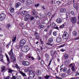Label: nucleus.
Instances as JSON below:
<instances>
[{"label": "nucleus", "mask_w": 79, "mask_h": 79, "mask_svg": "<svg viewBox=\"0 0 79 79\" xmlns=\"http://www.w3.org/2000/svg\"><path fill=\"white\" fill-rule=\"evenodd\" d=\"M45 56L46 58H49V55H48V54H47V53L45 54Z\"/></svg>", "instance_id": "nucleus-40"}, {"label": "nucleus", "mask_w": 79, "mask_h": 79, "mask_svg": "<svg viewBox=\"0 0 79 79\" xmlns=\"http://www.w3.org/2000/svg\"><path fill=\"white\" fill-rule=\"evenodd\" d=\"M10 58L11 59V61L13 62H15L16 61V59H15V57L14 56H10Z\"/></svg>", "instance_id": "nucleus-15"}, {"label": "nucleus", "mask_w": 79, "mask_h": 79, "mask_svg": "<svg viewBox=\"0 0 79 79\" xmlns=\"http://www.w3.org/2000/svg\"><path fill=\"white\" fill-rule=\"evenodd\" d=\"M54 28L55 29H57V30H58V29H59L58 27H57V26H56V27H54Z\"/></svg>", "instance_id": "nucleus-59"}, {"label": "nucleus", "mask_w": 79, "mask_h": 79, "mask_svg": "<svg viewBox=\"0 0 79 79\" xmlns=\"http://www.w3.org/2000/svg\"><path fill=\"white\" fill-rule=\"evenodd\" d=\"M62 38L64 39H68L69 38V35L66 32H64Z\"/></svg>", "instance_id": "nucleus-2"}, {"label": "nucleus", "mask_w": 79, "mask_h": 79, "mask_svg": "<svg viewBox=\"0 0 79 79\" xmlns=\"http://www.w3.org/2000/svg\"><path fill=\"white\" fill-rule=\"evenodd\" d=\"M46 45H50V46H52V44H51L50 43H47Z\"/></svg>", "instance_id": "nucleus-55"}, {"label": "nucleus", "mask_w": 79, "mask_h": 79, "mask_svg": "<svg viewBox=\"0 0 79 79\" xmlns=\"http://www.w3.org/2000/svg\"><path fill=\"white\" fill-rule=\"evenodd\" d=\"M5 68H6V67L3 65L1 66V68L2 72H5V71L6 70Z\"/></svg>", "instance_id": "nucleus-14"}, {"label": "nucleus", "mask_w": 79, "mask_h": 79, "mask_svg": "<svg viewBox=\"0 0 79 79\" xmlns=\"http://www.w3.org/2000/svg\"><path fill=\"white\" fill-rule=\"evenodd\" d=\"M19 26H23V25H24V24L23 23H20L19 24Z\"/></svg>", "instance_id": "nucleus-52"}, {"label": "nucleus", "mask_w": 79, "mask_h": 79, "mask_svg": "<svg viewBox=\"0 0 79 79\" xmlns=\"http://www.w3.org/2000/svg\"><path fill=\"white\" fill-rule=\"evenodd\" d=\"M74 66L73 65V64H71L69 65V67H72L71 69L72 71H75V68L74 67Z\"/></svg>", "instance_id": "nucleus-10"}, {"label": "nucleus", "mask_w": 79, "mask_h": 79, "mask_svg": "<svg viewBox=\"0 0 79 79\" xmlns=\"http://www.w3.org/2000/svg\"><path fill=\"white\" fill-rule=\"evenodd\" d=\"M15 67L17 69H19V66H18V64H16L15 65Z\"/></svg>", "instance_id": "nucleus-47"}, {"label": "nucleus", "mask_w": 79, "mask_h": 79, "mask_svg": "<svg viewBox=\"0 0 79 79\" xmlns=\"http://www.w3.org/2000/svg\"><path fill=\"white\" fill-rule=\"evenodd\" d=\"M52 60H51L50 61V62L48 64V66H50V65L51 64V63H52Z\"/></svg>", "instance_id": "nucleus-50"}, {"label": "nucleus", "mask_w": 79, "mask_h": 79, "mask_svg": "<svg viewBox=\"0 0 79 79\" xmlns=\"http://www.w3.org/2000/svg\"><path fill=\"white\" fill-rule=\"evenodd\" d=\"M70 21L71 22L73 23V24H74V23H76V21H77V18L75 17H72L70 19Z\"/></svg>", "instance_id": "nucleus-5"}, {"label": "nucleus", "mask_w": 79, "mask_h": 79, "mask_svg": "<svg viewBox=\"0 0 79 79\" xmlns=\"http://www.w3.org/2000/svg\"><path fill=\"white\" fill-rule=\"evenodd\" d=\"M55 53L56 52L53 51H51L50 52V55L51 56L53 57L54 55H55Z\"/></svg>", "instance_id": "nucleus-16"}, {"label": "nucleus", "mask_w": 79, "mask_h": 79, "mask_svg": "<svg viewBox=\"0 0 79 79\" xmlns=\"http://www.w3.org/2000/svg\"><path fill=\"white\" fill-rule=\"evenodd\" d=\"M22 63L24 66H29V64H30L29 62L25 61H23L22 62Z\"/></svg>", "instance_id": "nucleus-8"}, {"label": "nucleus", "mask_w": 79, "mask_h": 79, "mask_svg": "<svg viewBox=\"0 0 79 79\" xmlns=\"http://www.w3.org/2000/svg\"><path fill=\"white\" fill-rule=\"evenodd\" d=\"M35 10H33L32 11V15H35Z\"/></svg>", "instance_id": "nucleus-41"}, {"label": "nucleus", "mask_w": 79, "mask_h": 79, "mask_svg": "<svg viewBox=\"0 0 79 79\" xmlns=\"http://www.w3.org/2000/svg\"><path fill=\"white\" fill-rule=\"evenodd\" d=\"M34 19V17H31V20L32 21V20H33V19Z\"/></svg>", "instance_id": "nucleus-56"}, {"label": "nucleus", "mask_w": 79, "mask_h": 79, "mask_svg": "<svg viewBox=\"0 0 79 79\" xmlns=\"http://www.w3.org/2000/svg\"><path fill=\"white\" fill-rule=\"evenodd\" d=\"M25 70L27 72H28V71H29V69H26Z\"/></svg>", "instance_id": "nucleus-53"}, {"label": "nucleus", "mask_w": 79, "mask_h": 79, "mask_svg": "<svg viewBox=\"0 0 79 79\" xmlns=\"http://www.w3.org/2000/svg\"><path fill=\"white\" fill-rule=\"evenodd\" d=\"M14 71V70H11V69H9V71H8V72L9 73H11V74H12V72H13Z\"/></svg>", "instance_id": "nucleus-34"}, {"label": "nucleus", "mask_w": 79, "mask_h": 79, "mask_svg": "<svg viewBox=\"0 0 79 79\" xmlns=\"http://www.w3.org/2000/svg\"><path fill=\"white\" fill-rule=\"evenodd\" d=\"M60 52H65V51H66V50H65V49H64L62 48V49H60Z\"/></svg>", "instance_id": "nucleus-42"}, {"label": "nucleus", "mask_w": 79, "mask_h": 79, "mask_svg": "<svg viewBox=\"0 0 79 79\" xmlns=\"http://www.w3.org/2000/svg\"><path fill=\"white\" fill-rule=\"evenodd\" d=\"M56 79H62V78L60 77H56Z\"/></svg>", "instance_id": "nucleus-57"}, {"label": "nucleus", "mask_w": 79, "mask_h": 79, "mask_svg": "<svg viewBox=\"0 0 79 79\" xmlns=\"http://www.w3.org/2000/svg\"><path fill=\"white\" fill-rule=\"evenodd\" d=\"M12 79H16V77L14 76H13L12 77Z\"/></svg>", "instance_id": "nucleus-51"}, {"label": "nucleus", "mask_w": 79, "mask_h": 79, "mask_svg": "<svg viewBox=\"0 0 79 79\" xmlns=\"http://www.w3.org/2000/svg\"><path fill=\"white\" fill-rule=\"evenodd\" d=\"M33 2L32 0H28L26 1V3L28 5H30L33 3Z\"/></svg>", "instance_id": "nucleus-13"}, {"label": "nucleus", "mask_w": 79, "mask_h": 79, "mask_svg": "<svg viewBox=\"0 0 79 79\" xmlns=\"http://www.w3.org/2000/svg\"><path fill=\"white\" fill-rule=\"evenodd\" d=\"M11 27V25L10 24H8L6 26V27L7 29H9V27Z\"/></svg>", "instance_id": "nucleus-37"}, {"label": "nucleus", "mask_w": 79, "mask_h": 79, "mask_svg": "<svg viewBox=\"0 0 79 79\" xmlns=\"http://www.w3.org/2000/svg\"><path fill=\"white\" fill-rule=\"evenodd\" d=\"M67 73L68 75H71V70L70 69H69L67 71Z\"/></svg>", "instance_id": "nucleus-24"}, {"label": "nucleus", "mask_w": 79, "mask_h": 79, "mask_svg": "<svg viewBox=\"0 0 79 79\" xmlns=\"http://www.w3.org/2000/svg\"><path fill=\"white\" fill-rule=\"evenodd\" d=\"M8 54L10 56H12V55H13V49L12 48H11L10 52H8Z\"/></svg>", "instance_id": "nucleus-17"}, {"label": "nucleus", "mask_w": 79, "mask_h": 79, "mask_svg": "<svg viewBox=\"0 0 79 79\" xmlns=\"http://www.w3.org/2000/svg\"><path fill=\"white\" fill-rule=\"evenodd\" d=\"M66 76V75L64 74H62L61 76L62 77H64Z\"/></svg>", "instance_id": "nucleus-46"}, {"label": "nucleus", "mask_w": 79, "mask_h": 79, "mask_svg": "<svg viewBox=\"0 0 79 79\" xmlns=\"http://www.w3.org/2000/svg\"><path fill=\"white\" fill-rule=\"evenodd\" d=\"M28 58H31V59H32L33 60H34V58H33L32 57H31V56H28Z\"/></svg>", "instance_id": "nucleus-44"}, {"label": "nucleus", "mask_w": 79, "mask_h": 79, "mask_svg": "<svg viewBox=\"0 0 79 79\" xmlns=\"http://www.w3.org/2000/svg\"><path fill=\"white\" fill-rule=\"evenodd\" d=\"M56 3H57V4H58V5H59V4H60V3H61V1H57L56 2Z\"/></svg>", "instance_id": "nucleus-49"}, {"label": "nucleus", "mask_w": 79, "mask_h": 79, "mask_svg": "<svg viewBox=\"0 0 79 79\" xmlns=\"http://www.w3.org/2000/svg\"><path fill=\"white\" fill-rule=\"evenodd\" d=\"M19 73L24 77V79H29V77H27L26 75L21 71H20Z\"/></svg>", "instance_id": "nucleus-6"}, {"label": "nucleus", "mask_w": 79, "mask_h": 79, "mask_svg": "<svg viewBox=\"0 0 79 79\" xmlns=\"http://www.w3.org/2000/svg\"><path fill=\"white\" fill-rule=\"evenodd\" d=\"M64 59L66 60L68 59L69 58V55L67 53L65 54L64 57Z\"/></svg>", "instance_id": "nucleus-25"}, {"label": "nucleus", "mask_w": 79, "mask_h": 79, "mask_svg": "<svg viewBox=\"0 0 79 79\" xmlns=\"http://www.w3.org/2000/svg\"><path fill=\"white\" fill-rule=\"evenodd\" d=\"M73 6L75 8H77V5L76 4H74Z\"/></svg>", "instance_id": "nucleus-38"}, {"label": "nucleus", "mask_w": 79, "mask_h": 79, "mask_svg": "<svg viewBox=\"0 0 79 79\" xmlns=\"http://www.w3.org/2000/svg\"><path fill=\"white\" fill-rule=\"evenodd\" d=\"M22 13L23 15H26L27 14L28 12H27V11L26 10H23L22 11Z\"/></svg>", "instance_id": "nucleus-30"}, {"label": "nucleus", "mask_w": 79, "mask_h": 79, "mask_svg": "<svg viewBox=\"0 0 79 79\" xmlns=\"http://www.w3.org/2000/svg\"><path fill=\"white\" fill-rule=\"evenodd\" d=\"M64 44H63L60 46V47H64Z\"/></svg>", "instance_id": "nucleus-60"}, {"label": "nucleus", "mask_w": 79, "mask_h": 79, "mask_svg": "<svg viewBox=\"0 0 79 79\" xmlns=\"http://www.w3.org/2000/svg\"><path fill=\"white\" fill-rule=\"evenodd\" d=\"M29 76L30 77H35V73L32 71H30L29 73Z\"/></svg>", "instance_id": "nucleus-7"}, {"label": "nucleus", "mask_w": 79, "mask_h": 79, "mask_svg": "<svg viewBox=\"0 0 79 79\" xmlns=\"http://www.w3.org/2000/svg\"><path fill=\"white\" fill-rule=\"evenodd\" d=\"M50 77V75H47L46 76H44V78H45L46 79H48Z\"/></svg>", "instance_id": "nucleus-36"}, {"label": "nucleus", "mask_w": 79, "mask_h": 79, "mask_svg": "<svg viewBox=\"0 0 79 79\" xmlns=\"http://www.w3.org/2000/svg\"><path fill=\"white\" fill-rule=\"evenodd\" d=\"M73 35L75 36H77L78 35V33H77V32L75 31H73Z\"/></svg>", "instance_id": "nucleus-19"}, {"label": "nucleus", "mask_w": 79, "mask_h": 79, "mask_svg": "<svg viewBox=\"0 0 79 79\" xmlns=\"http://www.w3.org/2000/svg\"><path fill=\"white\" fill-rule=\"evenodd\" d=\"M21 4L20 2L17 3L15 5L16 8H18L19 6Z\"/></svg>", "instance_id": "nucleus-29"}, {"label": "nucleus", "mask_w": 79, "mask_h": 79, "mask_svg": "<svg viewBox=\"0 0 79 79\" xmlns=\"http://www.w3.org/2000/svg\"><path fill=\"white\" fill-rule=\"evenodd\" d=\"M42 8H43V10H45V7L44 6H43L42 7Z\"/></svg>", "instance_id": "nucleus-63"}, {"label": "nucleus", "mask_w": 79, "mask_h": 79, "mask_svg": "<svg viewBox=\"0 0 79 79\" xmlns=\"http://www.w3.org/2000/svg\"><path fill=\"white\" fill-rule=\"evenodd\" d=\"M39 79H42V77H38Z\"/></svg>", "instance_id": "nucleus-62"}, {"label": "nucleus", "mask_w": 79, "mask_h": 79, "mask_svg": "<svg viewBox=\"0 0 79 79\" xmlns=\"http://www.w3.org/2000/svg\"><path fill=\"white\" fill-rule=\"evenodd\" d=\"M51 26L52 27H54L55 28V27H56V24L55 23H52L51 24Z\"/></svg>", "instance_id": "nucleus-26"}, {"label": "nucleus", "mask_w": 79, "mask_h": 79, "mask_svg": "<svg viewBox=\"0 0 79 79\" xmlns=\"http://www.w3.org/2000/svg\"><path fill=\"white\" fill-rule=\"evenodd\" d=\"M2 52V48L0 47V53H1Z\"/></svg>", "instance_id": "nucleus-61"}, {"label": "nucleus", "mask_w": 79, "mask_h": 79, "mask_svg": "<svg viewBox=\"0 0 79 79\" xmlns=\"http://www.w3.org/2000/svg\"><path fill=\"white\" fill-rule=\"evenodd\" d=\"M11 43V41H10L9 43L7 44L6 46V47H8L9 46V45H10V44Z\"/></svg>", "instance_id": "nucleus-43"}, {"label": "nucleus", "mask_w": 79, "mask_h": 79, "mask_svg": "<svg viewBox=\"0 0 79 79\" xmlns=\"http://www.w3.org/2000/svg\"><path fill=\"white\" fill-rule=\"evenodd\" d=\"M69 63V60H67L64 62V64L65 65H67Z\"/></svg>", "instance_id": "nucleus-31"}, {"label": "nucleus", "mask_w": 79, "mask_h": 79, "mask_svg": "<svg viewBox=\"0 0 79 79\" xmlns=\"http://www.w3.org/2000/svg\"><path fill=\"white\" fill-rule=\"evenodd\" d=\"M60 11L62 13H65L66 12V9L63 8L60 10Z\"/></svg>", "instance_id": "nucleus-28"}, {"label": "nucleus", "mask_w": 79, "mask_h": 79, "mask_svg": "<svg viewBox=\"0 0 79 79\" xmlns=\"http://www.w3.org/2000/svg\"><path fill=\"white\" fill-rule=\"evenodd\" d=\"M5 55L6 57V58L7 59V61L8 63V64H10V58H9V57L8 55L6 54V53H5Z\"/></svg>", "instance_id": "nucleus-12"}, {"label": "nucleus", "mask_w": 79, "mask_h": 79, "mask_svg": "<svg viewBox=\"0 0 79 79\" xmlns=\"http://www.w3.org/2000/svg\"><path fill=\"white\" fill-rule=\"evenodd\" d=\"M41 63L42 64H44V61L43 60H41Z\"/></svg>", "instance_id": "nucleus-58"}, {"label": "nucleus", "mask_w": 79, "mask_h": 79, "mask_svg": "<svg viewBox=\"0 0 79 79\" xmlns=\"http://www.w3.org/2000/svg\"><path fill=\"white\" fill-rule=\"evenodd\" d=\"M53 38H51L48 39V42L49 43H50V44H51L53 42Z\"/></svg>", "instance_id": "nucleus-23"}, {"label": "nucleus", "mask_w": 79, "mask_h": 79, "mask_svg": "<svg viewBox=\"0 0 79 79\" xmlns=\"http://www.w3.org/2000/svg\"><path fill=\"white\" fill-rule=\"evenodd\" d=\"M26 43V41L24 40H20L19 43V45L21 47H23V45H25Z\"/></svg>", "instance_id": "nucleus-4"}, {"label": "nucleus", "mask_w": 79, "mask_h": 79, "mask_svg": "<svg viewBox=\"0 0 79 79\" xmlns=\"http://www.w3.org/2000/svg\"><path fill=\"white\" fill-rule=\"evenodd\" d=\"M53 34L55 36H56V32L54 31L53 32Z\"/></svg>", "instance_id": "nucleus-45"}, {"label": "nucleus", "mask_w": 79, "mask_h": 79, "mask_svg": "<svg viewBox=\"0 0 79 79\" xmlns=\"http://www.w3.org/2000/svg\"><path fill=\"white\" fill-rule=\"evenodd\" d=\"M56 40L57 42H60L61 41V38L60 37H58L56 38Z\"/></svg>", "instance_id": "nucleus-21"}, {"label": "nucleus", "mask_w": 79, "mask_h": 79, "mask_svg": "<svg viewBox=\"0 0 79 79\" xmlns=\"http://www.w3.org/2000/svg\"><path fill=\"white\" fill-rule=\"evenodd\" d=\"M30 14H27L25 16L24 18V20L25 21H28L29 19L30 18Z\"/></svg>", "instance_id": "nucleus-9"}, {"label": "nucleus", "mask_w": 79, "mask_h": 79, "mask_svg": "<svg viewBox=\"0 0 79 79\" xmlns=\"http://www.w3.org/2000/svg\"><path fill=\"white\" fill-rule=\"evenodd\" d=\"M38 60H40V57L39 56H38Z\"/></svg>", "instance_id": "nucleus-64"}, {"label": "nucleus", "mask_w": 79, "mask_h": 79, "mask_svg": "<svg viewBox=\"0 0 79 79\" xmlns=\"http://www.w3.org/2000/svg\"><path fill=\"white\" fill-rule=\"evenodd\" d=\"M16 36H14L13 37L12 39V42H15V41H16Z\"/></svg>", "instance_id": "nucleus-27"}, {"label": "nucleus", "mask_w": 79, "mask_h": 79, "mask_svg": "<svg viewBox=\"0 0 79 79\" xmlns=\"http://www.w3.org/2000/svg\"><path fill=\"white\" fill-rule=\"evenodd\" d=\"M68 70V69L66 67H65L64 68V69L63 70V72H66L67 70Z\"/></svg>", "instance_id": "nucleus-35"}, {"label": "nucleus", "mask_w": 79, "mask_h": 79, "mask_svg": "<svg viewBox=\"0 0 79 79\" xmlns=\"http://www.w3.org/2000/svg\"><path fill=\"white\" fill-rule=\"evenodd\" d=\"M70 13L71 15H75V13H74V11H71Z\"/></svg>", "instance_id": "nucleus-39"}, {"label": "nucleus", "mask_w": 79, "mask_h": 79, "mask_svg": "<svg viewBox=\"0 0 79 79\" xmlns=\"http://www.w3.org/2000/svg\"><path fill=\"white\" fill-rule=\"evenodd\" d=\"M65 26V24L64 23L62 24V25H61L60 27L59 28L60 29H62V28H63Z\"/></svg>", "instance_id": "nucleus-32"}, {"label": "nucleus", "mask_w": 79, "mask_h": 79, "mask_svg": "<svg viewBox=\"0 0 79 79\" xmlns=\"http://www.w3.org/2000/svg\"><path fill=\"white\" fill-rule=\"evenodd\" d=\"M10 76H9L6 77V78H5V79H10Z\"/></svg>", "instance_id": "nucleus-54"}, {"label": "nucleus", "mask_w": 79, "mask_h": 79, "mask_svg": "<svg viewBox=\"0 0 79 79\" xmlns=\"http://www.w3.org/2000/svg\"><path fill=\"white\" fill-rule=\"evenodd\" d=\"M56 21L57 23H61L62 22V20L60 19L59 18L56 19Z\"/></svg>", "instance_id": "nucleus-22"}, {"label": "nucleus", "mask_w": 79, "mask_h": 79, "mask_svg": "<svg viewBox=\"0 0 79 79\" xmlns=\"http://www.w3.org/2000/svg\"><path fill=\"white\" fill-rule=\"evenodd\" d=\"M39 29H41L42 28H43V27H44V25H39V26L38 27Z\"/></svg>", "instance_id": "nucleus-33"}, {"label": "nucleus", "mask_w": 79, "mask_h": 79, "mask_svg": "<svg viewBox=\"0 0 79 79\" xmlns=\"http://www.w3.org/2000/svg\"><path fill=\"white\" fill-rule=\"evenodd\" d=\"M6 17V15L4 13H2L0 15V21H2L4 20Z\"/></svg>", "instance_id": "nucleus-3"}, {"label": "nucleus", "mask_w": 79, "mask_h": 79, "mask_svg": "<svg viewBox=\"0 0 79 79\" xmlns=\"http://www.w3.org/2000/svg\"><path fill=\"white\" fill-rule=\"evenodd\" d=\"M39 5H40V4H39V3H38L37 4H35V7H38V6H39Z\"/></svg>", "instance_id": "nucleus-48"}, {"label": "nucleus", "mask_w": 79, "mask_h": 79, "mask_svg": "<svg viewBox=\"0 0 79 79\" xmlns=\"http://www.w3.org/2000/svg\"><path fill=\"white\" fill-rule=\"evenodd\" d=\"M30 49L29 47L28 46H25L21 48V50L23 52H27Z\"/></svg>", "instance_id": "nucleus-1"}, {"label": "nucleus", "mask_w": 79, "mask_h": 79, "mask_svg": "<svg viewBox=\"0 0 79 79\" xmlns=\"http://www.w3.org/2000/svg\"><path fill=\"white\" fill-rule=\"evenodd\" d=\"M35 35H36V38L37 39H39V34L37 32H35L34 34Z\"/></svg>", "instance_id": "nucleus-20"}, {"label": "nucleus", "mask_w": 79, "mask_h": 79, "mask_svg": "<svg viewBox=\"0 0 79 79\" xmlns=\"http://www.w3.org/2000/svg\"><path fill=\"white\" fill-rule=\"evenodd\" d=\"M9 10L10 13H15V9H14L13 7L12 6L10 7Z\"/></svg>", "instance_id": "nucleus-11"}, {"label": "nucleus", "mask_w": 79, "mask_h": 79, "mask_svg": "<svg viewBox=\"0 0 79 79\" xmlns=\"http://www.w3.org/2000/svg\"><path fill=\"white\" fill-rule=\"evenodd\" d=\"M0 61L3 62V56L2 54H0Z\"/></svg>", "instance_id": "nucleus-18"}]
</instances>
